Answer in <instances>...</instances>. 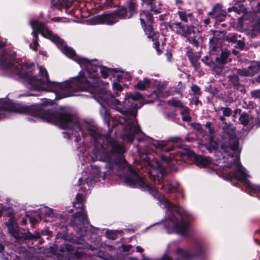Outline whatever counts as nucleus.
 Instances as JSON below:
<instances>
[{"label":"nucleus","instance_id":"obj_1","mask_svg":"<svg viewBox=\"0 0 260 260\" xmlns=\"http://www.w3.org/2000/svg\"><path fill=\"white\" fill-rule=\"evenodd\" d=\"M29 23L33 29L32 34L35 38L33 45L30 44L33 50H36L39 45L38 34L40 33L42 36L56 44L63 54L77 62L81 68L87 70L90 80H87L84 74L80 72L77 77L69 81L61 83L51 82L49 79L47 71L44 68L38 67L39 75L37 77L33 76L31 69L32 67H34V64L23 66L21 60H12L10 58L13 57H10L7 54L1 57L0 67L4 70H10L12 73L25 79L28 82L30 89L51 91L55 92L59 99L74 95L76 91L94 89V92H96L102 100L123 115L124 116L120 118L119 121L120 123H122V120H124L127 126V131L123 135V139L132 142L134 140L135 135L137 134V124L135 119L136 114H128L121 106L120 102L109 93L106 89L108 85L100 81L97 72L94 69L92 71L89 70V67H92L91 62L87 58L77 56L72 48L67 46L62 39L54 34L44 24L36 20L31 21Z\"/></svg>","mask_w":260,"mask_h":260},{"label":"nucleus","instance_id":"obj_2","mask_svg":"<svg viewBox=\"0 0 260 260\" xmlns=\"http://www.w3.org/2000/svg\"><path fill=\"white\" fill-rule=\"evenodd\" d=\"M97 135L95 132L91 133V135L97 141L94 150L91 154L92 159L110 161L114 159L115 164L119 167L126 168L130 173V176L125 178V182L131 187H139L149 191L154 197L157 198L160 205L167 209L168 219L166 220V228L172 229L177 234L184 235L189 225V221L187 218L181 215L177 207L172 205L168 200L159 194L155 188L146 183L144 178L140 176L127 165L126 160L121 155L125 151L124 147L122 144L110 137H106L105 143L100 145V140L102 137L99 136V138H98Z\"/></svg>","mask_w":260,"mask_h":260},{"label":"nucleus","instance_id":"obj_3","mask_svg":"<svg viewBox=\"0 0 260 260\" xmlns=\"http://www.w3.org/2000/svg\"><path fill=\"white\" fill-rule=\"evenodd\" d=\"M222 132L225 136L233 141V143L231 144L229 147L226 148L223 145L222 149L225 152H229L231 150L235 154V156L233 155L229 156L228 158L229 162L224 166V167L229 168V170H225V172L223 173L226 174L228 173V179L235 178L242 182L245 186L254 192H260V186L256 185L251 183L248 178H250V176L247 174L246 170L243 167L239 161V153L241 149L239 147V141L235 137L236 127L231 123L225 122L222 127Z\"/></svg>","mask_w":260,"mask_h":260},{"label":"nucleus","instance_id":"obj_4","mask_svg":"<svg viewBox=\"0 0 260 260\" xmlns=\"http://www.w3.org/2000/svg\"><path fill=\"white\" fill-rule=\"evenodd\" d=\"M30 113L31 115L44 121L58 125L62 128L74 129L76 131L82 130L79 120L76 117L66 113L49 109L46 106H33Z\"/></svg>","mask_w":260,"mask_h":260},{"label":"nucleus","instance_id":"obj_5","mask_svg":"<svg viewBox=\"0 0 260 260\" xmlns=\"http://www.w3.org/2000/svg\"><path fill=\"white\" fill-rule=\"evenodd\" d=\"M172 27L177 34L187 38L188 42L194 46L199 45V31L193 26H183L179 22L174 23Z\"/></svg>","mask_w":260,"mask_h":260},{"label":"nucleus","instance_id":"obj_6","mask_svg":"<svg viewBox=\"0 0 260 260\" xmlns=\"http://www.w3.org/2000/svg\"><path fill=\"white\" fill-rule=\"evenodd\" d=\"M126 14V10L123 9L114 14L99 15L92 19V24L106 23L108 25H112L117 22L119 18H125Z\"/></svg>","mask_w":260,"mask_h":260},{"label":"nucleus","instance_id":"obj_7","mask_svg":"<svg viewBox=\"0 0 260 260\" xmlns=\"http://www.w3.org/2000/svg\"><path fill=\"white\" fill-rule=\"evenodd\" d=\"M83 197L80 194H77L76 197V202L74 203V206L75 208H78L79 211L76 212L73 217L72 224L74 225L78 226L87 223V216L83 211Z\"/></svg>","mask_w":260,"mask_h":260},{"label":"nucleus","instance_id":"obj_8","mask_svg":"<svg viewBox=\"0 0 260 260\" xmlns=\"http://www.w3.org/2000/svg\"><path fill=\"white\" fill-rule=\"evenodd\" d=\"M232 11H234L238 14H242V16L239 17L238 19L237 25L238 29L240 31H242L244 30L243 22L244 20L247 19L249 16V15L247 13L244 5L243 3H239L235 5L233 7L229 8L228 9V12H231Z\"/></svg>","mask_w":260,"mask_h":260},{"label":"nucleus","instance_id":"obj_9","mask_svg":"<svg viewBox=\"0 0 260 260\" xmlns=\"http://www.w3.org/2000/svg\"><path fill=\"white\" fill-rule=\"evenodd\" d=\"M260 70V64L256 62H252L247 68L239 69L237 74L241 76H253Z\"/></svg>","mask_w":260,"mask_h":260},{"label":"nucleus","instance_id":"obj_10","mask_svg":"<svg viewBox=\"0 0 260 260\" xmlns=\"http://www.w3.org/2000/svg\"><path fill=\"white\" fill-rule=\"evenodd\" d=\"M9 233L16 239L19 237V229L14 217H10L9 221L6 223Z\"/></svg>","mask_w":260,"mask_h":260},{"label":"nucleus","instance_id":"obj_11","mask_svg":"<svg viewBox=\"0 0 260 260\" xmlns=\"http://www.w3.org/2000/svg\"><path fill=\"white\" fill-rule=\"evenodd\" d=\"M6 104L7 105L4 106L2 108L8 109L10 111L17 113H27L29 112V108L20 104H14L11 105L8 104Z\"/></svg>","mask_w":260,"mask_h":260},{"label":"nucleus","instance_id":"obj_12","mask_svg":"<svg viewBox=\"0 0 260 260\" xmlns=\"http://www.w3.org/2000/svg\"><path fill=\"white\" fill-rule=\"evenodd\" d=\"M152 146L153 147V150L155 149L164 151L165 152H169L173 149V147L172 146H169L168 142L165 141H154L152 143Z\"/></svg>","mask_w":260,"mask_h":260},{"label":"nucleus","instance_id":"obj_13","mask_svg":"<svg viewBox=\"0 0 260 260\" xmlns=\"http://www.w3.org/2000/svg\"><path fill=\"white\" fill-rule=\"evenodd\" d=\"M169 102L173 106L180 108V113L182 116V119L184 121L190 120V117L189 116L188 109L187 108L182 107L181 103L179 101H170Z\"/></svg>","mask_w":260,"mask_h":260},{"label":"nucleus","instance_id":"obj_14","mask_svg":"<svg viewBox=\"0 0 260 260\" xmlns=\"http://www.w3.org/2000/svg\"><path fill=\"white\" fill-rule=\"evenodd\" d=\"M140 20L142 26L144 27L146 24L152 23V15L147 11H141L140 13Z\"/></svg>","mask_w":260,"mask_h":260},{"label":"nucleus","instance_id":"obj_15","mask_svg":"<svg viewBox=\"0 0 260 260\" xmlns=\"http://www.w3.org/2000/svg\"><path fill=\"white\" fill-rule=\"evenodd\" d=\"M184 155V153L182 152L179 151L178 152L175 157L174 155H172L171 154V156L170 157H168L167 156H165L164 155L161 156V159H162V165H166V166H170L171 164H173L174 161H177L178 157H181Z\"/></svg>","mask_w":260,"mask_h":260},{"label":"nucleus","instance_id":"obj_16","mask_svg":"<svg viewBox=\"0 0 260 260\" xmlns=\"http://www.w3.org/2000/svg\"><path fill=\"white\" fill-rule=\"evenodd\" d=\"M141 5H146L150 7V10L156 14L160 13V6H156L155 4L154 0H141Z\"/></svg>","mask_w":260,"mask_h":260},{"label":"nucleus","instance_id":"obj_17","mask_svg":"<svg viewBox=\"0 0 260 260\" xmlns=\"http://www.w3.org/2000/svg\"><path fill=\"white\" fill-rule=\"evenodd\" d=\"M52 4L58 10H61L64 7L67 9L71 5V3L66 0H52Z\"/></svg>","mask_w":260,"mask_h":260},{"label":"nucleus","instance_id":"obj_18","mask_svg":"<svg viewBox=\"0 0 260 260\" xmlns=\"http://www.w3.org/2000/svg\"><path fill=\"white\" fill-rule=\"evenodd\" d=\"M246 3V0H244ZM252 5L253 12L255 13V17L259 18L260 21V0H253L250 2L248 0Z\"/></svg>","mask_w":260,"mask_h":260},{"label":"nucleus","instance_id":"obj_19","mask_svg":"<svg viewBox=\"0 0 260 260\" xmlns=\"http://www.w3.org/2000/svg\"><path fill=\"white\" fill-rule=\"evenodd\" d=\"M196 162L198 166L206 167L210 164L211 160L208 157L198 156L196 157Z\"/></svg>","mask_w":260,"mask_h":260},{"label":"nucleus","instance_id":"obj_20","mask_svg":"<svg viewBox=\"0 0 260 260\" xmlns=\"http://www.w3.org/2000/svg\"><path fill=\"white\" fill-rule=\"evenodd\" d=\"M150 80L147 78H144L143 80L140 81L135 85V88L140 90H145L150 86Z\"/></svg>","mask_w":260,"mask_h":260},{"label":"nucleus","instance_id":"obj_21","mask_svg":"<svg viewBox=\"0 0 260 260\" xmlns=\"http://www.w3.org/2000/svg\"><path fill=\"white\" fill-rule=\"evenodd\" d=\"M102 105V108L100 110V113L105 122L108 124V126L110 125V115L109 111L107 110L103 106V104L101 103Z\"/></svg>","mask_w":260,"mask_h":260},{"label":"nucleus","instance_id":"obj_22","mask_svg":"<svg viewBox=\"0 0 260 260\" xmlns=\"http://www.w3.org/2000/svg\"><path fill=\"white\" fill-rule=\"evenodd\" d=\"M239 119L240 123L243 125H246L249 123H251V124L253 123L251 122L252 119L246 113H242Z\"/></svg>","mask_w":260,"mask_h":260},{"label":"nucleus","instance_id":"obj_23","mask_svg":"<svg viewBox=\"0 0 260 260\" xmlns=\"http://www.w3.org/2000/svg\"><path fill=\"white\" fill-rule=\"evenodd\" d=\"M178 184H176L175 185H173L169 182H166L164 184L162 187L164 189L167 191L168 192H171L173 190H175L176 191L179 192V189L177 188Z\"/></svg>","mask_w":260,"mask_h":260},{"label":"nucleus","instance_id":"obj_24","mask_svg":"<svg viewBox=\"0 0 260 260\" xmlns=\"http://www.w3.org/2000/svg\"><path fill=\"white\" fill-rule=\"evenodd\" d=\"M175 252L176 255L178 256V260H182L189 257V254L186 251L181 248H177Z\"/></svg>","mask_w":260,"mask_h":260},{"label":"nucleus","instance_id":"obj_25","mask_svg":"<svg viewBox=\"0 0 260 260\" xmlns=\"http://www.w3.org/2000/svg\"><path fill=\"white\" fill-rule=\"evenodd\" d=\"M167 84L166 82L159 83L157 85V89L154 91V93L157 96H162L166 95L164 92L163 90L166 88Z\"/></svg>","mask_w":260,"mask_h":260},{"label":"nucleus","instance_id":"obj_26","mask_svg":"<svg viewBox=\"0 0 260 260\" xmlns=\"http://www.w3.org/2000/svg\"><path fill=\"white\" fill-rule=\"evenodd\" d=\"M147 27H146V25L144 26V31L145 32V34L147 35L148 38L153 39L154 35H155V34L152 26V24L147 23Z\"/></svg>","mask_w":260,"mask_h":260},{"label":"nucleus","instance_id":"obj_27","mask_svg":"<svg viewBox=\"0 0 260 260\" xmlns=\"http://www.w3.org/2000/svg\"><path fill=\"white\" fill-rule=\"evenodd\" d=\"M40 212L41 214L48 217H53L54 216L52 209L46 207H42L40 209Z\"/></svg>","mask_w":260,"mask_h":260},{"label":"nucleus","instance_id":"obj_28","mask_svg":"<svg viewBox=\"0 0 260 260\" xmlns=\"http://www.w3.org/2000/svg\"><path fill=\"white\" fill-rule=\"evenodd\" d=\"M218 9H220V8L219 6H217L214 9V10L212 12V13H213V17L215 19H218L219 18L220 15H221L223 17L225 16V12H222L220 13L218 11Z\"/></svg>","mask_w":260,"mask_h":260},{"label":"nucleus","instance_id":"obj_29","mask_svg":"<svg viewBox=\"0 0 260 260\" xmlns=\"http://www.w3.org/2000/svg\"><path fill=\"white\" fill-rule=\"evenodd\" d=\"M128 8L132 12H135L136 10L137 5L135 0H130L127 4Z\"/></svg>","mask_w":260,"mask_h":260},{"label":"nucleus","instance_id":"obj_30","mask_svg":"<svg viewBox=\"0 0 260 260\" xmlns=\"http://www.w3.org/2000/svg\"><path fill=\"white\" fill-rule=\"evenodd\" d=\"M154 164H155L153 165V168L152 170L151 171V176L154 175V174L156 172L155 168H156L157 169H159L160 170L161 168L162 167H161V165H162L157 160H154Z\"/></svg>","mask_w":260,"mask_h":260},{"label":"nucleus","instance_id":"obj_31","mask_svg":"<svg viewBox=\"0 0 260 260\" xmlns=\"http://www.w3.org/2000/svg\"><path fill=\"white\" fill-rule=\"evenodd\" d=\"M229 78L230 80H231V82L236 86H238L239 84V78L236 75H232L229 76Z\"/></svg>","mask_w":260,"mask_h":260},{"label":"nucleus","instance_id":"obj_32","mask_svg":"<svg viewBox=\"0 0 260 260\" xmlns=\"http://www.w3.org/2000/svg\"><path fill=\"white\" fill-rule=\"evenodd\" d=\"M91 173L94 175V177H98L100 175V171L98 167L95 166H91Z\"/></svg>","mask_w":260,"mask_h":260},{"label":"nucleus","instance_id":"obj_33","mask_svg":"<svg viewBox=\"0 0 260 260\" xmlns=\"http://www.w3.org/2000/svg\"><path fill=\"white\" fill-rule=\"evenodd\" d=\"M220 110L222 111L223 115L225 116H230L232 114V110L228 107H222Z\"/></svg>","mask_w":260,"mask_h":260},{"label":"nucleus","instance_id":"obj_34","mask_svg":"<svg viewBox=\"0 0 260 260\" xmlns=\"http://www.w3.org/2000/svg\"><path fill=\"white\" fill-rule=\"evenodd\" d=\"M117 232L114 231H107L106 232L107 237L111 239H114L117 235Z\"/></svg>","mask_w":260,"mask_h":260},{"label":"nucleus","instance_id":"obj_35","mask_svg":"<svg viewBox=\"0 0 260 260\" xmlns=\"http://www.w3.org/2000/svg\"><path fill=\"white\" fill-rule=\"evenodd\" d=\"M228 57V53L224 52H222L220 55V58H217L219 60V62L222 63H224L225 59Z\"/></svg>","mask_w":260,"mask_h":260},{"label":"nucleus","instance_id":"obj_36","mask_svg":"<svg viewBox=\"0 0 260 260\" xmlns=\"http://www.w3.org/2000/svg\"><path fill=\"white\" fill-rule=\"evenodd\" d=\"M179 16L180 19L182 21L186 22L187 20V13L185 11H179L178 12Z\"/></svg>","mask_w":260,"mask_h":260},{"label":"nucleus","instance_id":"obj_37","mask_svg":"<svg viewBox=\"0 0 260 260\" xmlns=\"http://www.w3.org/2000/svg\"><path fill=\"white\" fill-rule=\"evenodd\" d=\"M4 101L3 100L0 99V118H2L3 116H5V115H3V116L2 115V113L4 111H9L8 109H6L2 108L4 106L7 105L6 104L4 103Z\"/></svg>","mask_w":260,"mask_h":260},{"label":"nucleus","instance_id":"obj_38","mask_svg":"<svg viewBox=\"0 0 260 260\" xmlns=\"http://www.w3.org/2000/svg\"><path fill=\"white\" fill-rule=\"evenodd\" d=\"M251 95L255 99L260 98V89L251 91Z\"/></svg>","mask_w":260,"mask_h":260},{"label":"nucleus","instance_id":"obj_39","mask_svg":"<svg viewBox=\"0 0 260 260\" xmlns=\"http://www.w3.org/2000/svg\"><path fill=\"white\" fill-rule=\"evenodd\" d=\"M129 98H131L133 100H138L142 98V95L139 93H136L134 94H131L128 96Z\"/></svg>","mask_w":260,"mask_h":260},{"label":"nucleus","instance_id":"obj_40","mask_svg":"<svg viewBox=\"0 0 260 260\" xmlns=\"http://www.w3.org/2000/svg\"><path fill=\"white\" fill-rule=\"evenodd\" d=\"M153 181L155 184H160L162 181V178L161 176H159L158 175L156 176H155L153 177Z\"/></svg>","mask_w":260,"mask_h":260},{"label":"nucleus","instance_id":"obj_41","mask_svg":"<svg viewBox=\"0 0 260 260\" xmlns=\"http://www.w3.org/2000/svg\"><path fill=\"white\" fill-rule=\"evenodd\" d=\"M100 72H101V73L102 76L104 78L108 77V76L109 75V74H108L109 70L108 69H106V68H103V69H101Z\"/></svg>","mask_w":260,"mask_h":260},{"label":"nucleus","instance_id":"obj_42","mask_svg":"<svg viewBox=\"0 0 260 260\" xmlns=\"http://www.w3.org/2000/svg\"><path fill=\"white\" fill-rule=\"evenodd\" d=\"M51 20L53 21H55V22H69V21L66 20V19H63V18H59V17L53 18L51 19Z\"/></svg>","mask_w":260,"mask_h":260},{"label":"nucleus","instance_id":"obj_43","mask_svg":"<svg viewBox=\"0 0 260 260\" xmlns=\"http://www.w3.org/2000/svg\"><path fill=\"white\" fill-rule=\"evenodd\" d=\"M113 87L114 88L116 89L118 91H121L122 89V88L121 86V85L118 83H114L113 84Z\"/></svg>","mask_w":260,"mask_h":260},{"label":"nucleus","instance_id":"obj_44","mask_svg":"<svg viewBox=\"0 0 260 260\" xmlns=\"http://www.w3.org/2000/svg\"><path fill=\"white\" fill-rule=\"evenodd\" d=\"M191 125L198 131H200L202 129V126L199 123H191Z\"/></svg>","mask_w":260,"mask_h":260},{"label":"nucleus","instance_id":"obj_45","mask_svg":"<svg viewBox=\"0 0 260 260\" xmlns=\"http://www.w3.org/2000/svg\"><path fill=\"white\" fill-rule=\"evenodd\" d=\"M191 90L194 93H198L200 90V88L197 85H193L191 87Z\"/></svg>","mask_w":260,"mask_h":260},{"label":"nucleus","instance_id":"obj_46","mask_svg":"<svg viewBox=\"0 0 260 260\" xmlns=\"http://www.w3.org/2000/svg\"><path fill=\"white\" fill-rule=\"evenodd\" d=\"M189 59L190 60V61L193 63L196 67V68H197L198 67V64L197 63V60H198V58H192L191 57V55H189Z\"/></svg>","mask_w":260,"mask_h":260},{"label":"nucleus","instance_id":"obj_47","mask_svg":"<svg viewBox=\"0 0 260 260\" xmlns=\"http://www.w3.org/2000/svg\"><path fill=\"white\" fill-rule=\"evenodd\" d=\"M244 43L243 42L241 41H239L237 43V47L239 48H243L244 47Z\"/></svg>","mask_w":260,"mask_h":260},{"label":"nucleus","instance_id":"obj_48","mask_svg":"<svg viewBox=\"0 0 260 260\" xmlns=\"http://www.w3.org/2000/svg\"><path fill=\"white\" fill-rule=\"evenodd\" d=\"M237 90H239L240 91H241L242 93L245 92V89H244L243 86L242 85H241L240 84H239L238 86H237Z\"/></svg>","mask_w":260,"mask_h":260},{"label":"nucleus","instance_id":"obj_49","mask_svg":"<svg viewBox=\"0 0 260 260\" xmlns=\"http://www.w3.org/2000/svg\"><path fill=\"white\" fill-rule=\"evenodd\" d=\"M217 147V144L215 143H213L212 145L211 148H208L209 151H212V150L215 149Z\"/></svg>","mask_w":260,"mask_h":260},{"label":"nucleus","instance_id":"obj_50","mask_svg":"<svg viewBox=\"0 0 260 260\" xmlns=\"http://www.w3.org/2000/svg\"><path fill=\"white\" fill-rule=\"evenodd\" d=\"M29 220L32 224H35L37 222V220L35 218H33V217H30L29 218Z\"/></svg>","mask_w":260,"mask_h":260},{"label":"nucleus","instance_id":"obj_51","mask_svg":"<svg viewBox=\"0 0 260 260\" xmlns=\"http://www.w3.org/2000/svg\"><path fill=\"white\" fill-rule=\"evenodd\" d=\"M123 76H124V77L126 79H127L128 80L131 79V77L128 74H127V73H123Z\"/></svg>","mask_w":260,"mask_h":260},{"label":"nucleus","instance_id":"obj_52","mask_svg":"<svg viewBox=\"0 0 260 260\" xmlns=\"http://www.w3.org/2000/svg\"><path fill=\"white\" fill-rule=\"evenodd\" d=\"M241 112V110L237 109L234 111L233 116L236 117V115L238 112L240 113Z\"/></svg>","mask_w":260,"mask_h":260},{"label":"nucleus","instance_id":"obj_53","mask_svg":"<svg viewBox=\"0 0 260 260\" xmlns=\"http://www.w3.org/2000/svg\"><path fill=\"white\" fill-rule=\"evenodd\" d=\"M163 260H171V259L169 256L165 255L163 257Z\"/></svg>","mask_w":260,"mask_h":260},{"label":"nucleus","instance_id":"obj_54","mask_svg":"<svg viewBox=\"0 0 260 260\" xmlns=\"http://www.w3.org/2000/svg\"><path fill=\"white\" fill-rule=\"evenodd\" d=\"M174 115H175V114L174 113H171V114L167 113V116L168 117H174Z\"/></svg>","mask_w":260,"mask_h":260},{"label":"nucleus","instance_id":"obj_55","mask_svg":"<svg viewBox=\"0 0 260 260\" xmlns=\"http://www.w3.org/2000/svg\"><path fill=\"white\" fill-rule=\"evenodd\" d=\"M254 29L256 31H260V23L259 26H255L254 28Z\"/></svg>","mask_w":260,"mask_h":260},{"label":"nucleus","instance_id":"obj_56","mask_svg":"<svg viewBox=\"0 0 260 260\" xmlns=\"http://www.w3.org/2000/svg\"><path fill=\"white\" fill-rule=\"evenodd\" d=\"M21 222L23 224L25 225L27 223V220L26 219H22Z\"/></svg>","mask_w":260,"mask_h":260},{"label":"nucleus","instance_id":"obj_57","mask_svg":"<svg viewBox=\"0 0 260 260\" xmlns=\"http://www.w3.org/2000/svg\"><path fill=\"white\" fill-rule=\"evenodd\" d=\"M137 250H138L139 252H142V251H143V249H142L141 247H139V246H138V247H137Z\"/></svg>","mask_w":260,"mask_h":260},{"label":"nucleus","instance_id":"obj_58","mask_svg":"<svg viewBox=\"0 0 260 260\" xmlns=\"http://www.w3.org/2000/svg\"><path fill=\"white\" fill-rule=\"evenodd\" d=\"M219 119H220L221 121H223L225 120V118H224V117H223V116H220L219 117Z\"/></svg>","mask_w":260,"mask_h":260},{"label":"nucleus","instance_id":"obj_59","mask_svg":"<svg viewBox=\"0 0 260 260\" xmlns=\"http://www.w3.org/2000/svg\"><path fill=\"white\" fill-rule=\"evenodd\" d=\"M175 1H176V3L177 4H181L182 3L181 0H175Z\"/></svg>","mask_w":260,"mask_h":260},{"label":"nucleus","instance_id":"obj_60","mask_svg":"<svg viewBox=\"0 0 260 260\" xmlns=\"http://www.w3.org/2000/svg\"><path fill=\"white\" fill-rule=\"evenodd\" d=\"M192 16V14L191 13H188L187 14V17H191Z\"/></svg>","mask_w":260,"mask_h":260},{"label":"nucleus","instance_id":"obj_61","mask_svg":"<svg viewBox=\"0 0 260 260\" xmlns=\"http://www.w3.org/2000/svg\"><path fill=\"white\" fill-rule=\"evenodd\" d=\"M89 178H87L85 181H86V182L88 184L89 183Z\"/></svg>","mask_w":260,"mask_h":260},{"label":"nucleus","instance_id":"obj_62","mask_svg":"<svg viewBox=\"0 0 260 260\" xmlns=\"http://www.w3.org/2000/svg\"><path fill=\"white\" fill-rule=\"evenodd\" d=\"M257 81H258V82H260V75H259V76L257 77Z\"/></svg>","mask_w":260,"mask_h":260},{"label":"nucleus","instance_id":"obj_63","mask_svg":"<svg viewBox=\"0 0 260 260\" xmlns=\"http://www.w3.org/2000/svg\"><path fill=\"white\" fill-rule=\"evenodd\" d=\"M4 45L3 43L0 42V48Z\"/></svg>","mask_w":260,"mask_h":260},{"label":"nucleus","instance_id":"obj_64","mask_svg":"<svg viewBox=\"0 0 260 260\" xmlns=\"http://www.w3.org/2000/svg\"><path fill=\"white\" fill-rule=\"evenodd\" d=\"M170 141L172 142H175L176 140L175 138H172L170 140Z\"/></svg>","mask_w":260,"mask_h":260}]
</instances>
